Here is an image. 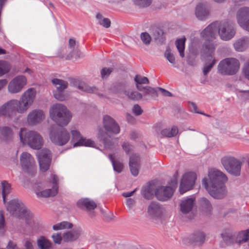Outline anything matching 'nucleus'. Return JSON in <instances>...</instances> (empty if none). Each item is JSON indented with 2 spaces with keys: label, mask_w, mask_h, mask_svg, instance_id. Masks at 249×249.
Here are the masks:
<instances>
[{
  "label": "nucleus",
  "mask_w": 249,
  "mask_h": 249,
  "mask_svg": "<svg viewBox=\"0 0 249 249\" xmlns=\"http://www.w3.org/2000/svg\"><path fill=\"white\" fill-rule=\"evenodd\" d=\"M7 210L12 215L23 221L17 226V232L37 233L48 231L42 224L35 222L33 214L21 201L16 199L10 201Z\"/></svg>",
  "instance_id": "obj_1"
},
{
  "label": "nucleus",
  "mask_w": 249,
  "mask_h": 249,
  "mask_svg": "<svg viewBox=\"0 0 249 249\" xmlns=\"http://www.w3.org/2000/svg\"><path fill=\"white\" fill-rule=\"evenodd\" d=\"M208 178L202 179V185L209 194L215 199H222L227 195V190L225 185L228 180L226 175L221 171L212 169L209 170Z\"/></svg>",
  "instance_id": "obj_2"
},
{
  "label": "nucleus",
  "mask_w": 249,
  "mask_h": 249,
  "mask_svg": "<svg viewBox=\"0 0 249 249\" xmlns=\"http://www.w3.org/2000/svg\"><path fill=\"white\" fill-rule=\"evenodd\" d=\"M236 32L234 24L228 21H215L208 25L201 33L202 37L205 41L216 38L217 34L224 41H229L235 36Z\"/></svg>",
  "instance_id": "obj_3"
},
{
  "label": "nucleus",
  "mask_w": 249,
  "mask_h": 249,
  "mask_svg": "<svg viewBox=\"0 0 249 249\" xmlns=\"http://www.w3.org/2000/svg\"><path fill=\"white\" fill-rule=\"evenodd\" d=\"M36 90L31 88L22 95L20 100H11L0 107V115L12 116L17 111L19 113H25L34 102Z\"/></svg>",
  "instance_id": "obj_4"
},
{
  "label": "nucleus",
  "mask_w": 249,
  "mask_h": 249,
  "mask_svg": "<svg viewBox=\"0 0 249 249\" xmlns=\"http://www.w3.org/2000/svg\"><path fill=\"white\" fill-rule=\"evenodd\" d=\"M103 125L105 131L99 129L98 139L103 142L105 148L111 149L114 145L111 135L118 134L120 131V126L115 120L108 115L104 117Z\"/></svg>",
  "instance_id": "obj_5"
},
{
  "label": "nucleus",
  "mask_w": 249,
  "mask_h": 249,
  "mask_svg": "<svg viewBox=\"0 0 249 249\" xmlns=\"http://www.w3.org/2000/svg\"><path fill=\"white\" fill-rule=\"evenodd\" d=\"M215 47L210 41H205L201 51V59L203 62L204 66L202 72L206 76L216 63L214 57Z\"/></svg>",
  "instance_id": "obj_6"
},
{
  "label": "nucleus",
  "mask_w": 249,
  "mask_h": 249,
  "mask_svg": "<svg viewBox=\"0 0 249 249\" xmlns=\"http://www.w3.org/2000/svg\"><path fill=\"white\" fill-rule=\"evenodd\" d=\"M51 118L61 126L67 125L70 122L71 115L67 107L61 104L53 105L50 109Z\"/></svg>",
  "instance_id": "obj_7"
},
{
  "label": "nucleus",
  "mask_w": 249,
  "mask_h": 249,
  "mask_svg": "<svg viewBox=\"0 0 249 249\" xmlns=\"http://www.w3.org/2000/svg\"><path fill=\"white\" fill-rule=\"evenodd\" d=\"M58 177L53 175L52 176V182L49 184L42 182H37L35 184L36 194L38 197H53L58 193Z\"/></svg>",
  "instance_id": "obj_8"
},
{
  "label": "nucleus",
  "mask_w": 249,
  "mask_h": 249,
  "mask_svg": "<svg viewBox=\"0 0 249 249\" xmlns=\"http://www.w3.org/2000/svg\"><path fill=\"white\" fill-rule=\"evenodd\" d=\"M20 142L28 145L32 148L39 150L43 145V141L41 135L36 131H28L21 128L19 133Z\"/></svg>",
  "instance_id": "obj_9"
},
{
  "label": "nucleus",
  "mask_w": 249,
  "mask_h": 249,
  "mask_svg": "<svg viewBox=\"0 0 249 249\" xmlns=\"http://www.w3.org/2000/svg\"><path fill=\"white\" fill-rule=\"evenodd\" d=\"M240 64L239 61L235 58H225L219 62L218 72L224 75H233L239 70Z\"/></svg>",
  "instance_id": "obj_10"
},
{
  "label": "nucleus",
  "mask_w": 249,
  "mask_h": 249,
  "mask_svg": "<svg viewBox=\"0 0 249 249\" xmlns=\"http://www.w3.org/2000/svg\"><path fill=\"white\" fill-rule=\"evenodd\" d=\"M221 163L225 170L230 174L235 176L240 174L242 162L234 157L227 156L221 160Z\"/></svg>",
  "instance_id": "obj_11"
},
{
  "label": "nucleus",
  "mask_w": 249,
  "mask_h": 249,
  "mask_svg": "<svg viewBox=\"0 0 249 249\" xmlns=\"http://www.w3.org/2000/svg\"><path fill=\"white\" fill-rule=\"evenodd\" d=\"M51 141L58 145H63L69 140L70 135L65 129L58 130L56 126H52L50 131Z\"/></svg>",
  "instance_id": "obj_12"
},
{
  "label": "nucleus",
  "mask_w": 249,
  "mask_h": 249,
  "mask_svg": "<svg viewBox=\"0 0 249 249\" xmlns=\"http://www.w3.org/2000/svg\"><path fill=\"white\" fill-rule=\"evenodd\" d=\"M21 167L24 172L33 176L35 173V161L31 155L27 152L22 153L20 156Z\"/></svg>",
  "instance_id": "obj_13"
},
{
  "label": "nucleus",
  "mask_w": 249,
  "mask_h": 249,
  "mask_svg": "<svg viewBox=\"0 0 249 249\" xmlns=\"http://www.w3.org/2000/svg\"><path fill=\"white\" fill-rule=\"evenodd\" d=\"M36 156L40 170L45 172L49 168L51 162V153L49 150L43 148L36 152Z\"/></svg>",
  "instance_id": "obj_14"
},
{
  "label": "nucleus",
  "mask_w": 249,
  "mask_h": 249,
  "mask_svg": "<svg viewBox=\"0 0 249 249\" xmlns=\"http://www.w3.org/2000/svg\"><path fill=\"white\" fill-rule=\"evenodd\" d=\"M52 82L56 89V91L53 92L54 98L61 101L66 100L67 96L63 93V91L67 88L68 82L57 78L52 79Z\"/></svg>",
  "instance_id": "obj_15"
},
{
  "label": "nucleus",
  "mask_w": 249,
  "mask_h": 249,
  "mask_svg": "<svg viewBox=\"0 0 249 249\" xmlns=\"http://www.w3.org/2000/svg\"><path fill=\"white\" fill-rule=\"evenodd\" d=\"M196 179V175L193 172L185 174L181 179L180 186L179 192L182 194L192 189L195 184Z\"/></svg>",
  "instance_id": "obj_16"
},
{
  "label": "nucleus",
  "mask_w": 249,
  "mask_h": 249,
  "mask_svg": "<svg viewBox=\"0 0 249 249\" xmlns=\"http://www.w3.org/2000/svg\"><path fill=\"white\" fill-rule=\"evenodd\" d=\"M238 24L244 30L249 32V7H243L236 13Z\"/></svg>",
  "instance_id": "obj_17"
},
{
  "label": "nucleus",
  "mask_w": 249,
  "mask_h": 249,
  "mask_svg": "<svg viewBox=\"0 0 249 249\" xmlns=\"http://www.w3.org/2000/svg\"><path fill=\"white\" fill-rule=\"evenodd\" d=\"M26 78L23 75L17 76L13 78L9 83L8 91L12 94L20 92L26 84Z\"/></svg>",
  "instance_id": "obj_18"
},
{
  "label": "nucleus",
  "mask_w": 249,
  "mask_h": 249,
  "mask_svg": "<svg viewBox=\"0 0 249 249\" xmlns=\"http://www.w3.org/2000/svg\"><path fill=\"white\" fill-rule=\"evenodd\" d=\"M175 189L169 186H160L155 191L157 198L160 201H164L169 200L173 196Z\"/></svg>",
  "instance_id": "obj_19"
},
{
  "label": "nucleus",
  "mask_w": 249,
  "mask_h": 249,
  "mask_svg": "<svg viewBox=\"0 0 249 249\" xmlns=\"http://www.w3.org/2000/svg\"><path fill=\"white\" fill-rule=\"evenodd\" d=\"M164 209L158 202L153 201L150 203L147 207V213L153 219L160 218L163 213Z\"/></svg>",
  "instance_id": "obj_20"
},
{
  "label": "nucleus",
  "mask_w": 249,
  "mask_h": 249,
  "mask_svg": "<svg viewBox=\"0 0 249 249\" xmlns=\"http://www.w3.org/2000/svg\"><path fill=\"white\" fill-rule=\"evenodd\" d=\"M72 139L73 141H76L73 143V147L85 145L86 146H93L94 142L93 141L86 139L81 136L80 133L77 130H72L71 131Z\"/></svg>",
  "instance_id": "obj_21"
},
{
  "label": "nucleus",
  "mask_w": 249,
  "mask_h": 249,
  "mask_svg": "<svg viewBox=\"0 0 249 249\" xmlns=\"http://www.w3.org/2000/svg\"><path fill=\"white\" fill-rule=\"evenodd\" d=\"M71 83L73 86L77 88L81 91H85L90 93H95L100 97H104L103 94L100 93L97 88L95 87H89L83 82H79V81L72 79L71 80Z\"/></svg>",
  "instance_id": "obj_22"
},
{
  "label": "nucleus",
  "mask_w": 249,
  "mask_h": 249,
  "mask_svg": "<svg viewBox=\"0 0 249 249\" xmlns=\"http://www.w3.org/2000/svg\"><path fill=\"white\" fill-rule=\"evenodd\" d=\"M45 119L44 112L40 109H34L28 115L27 121L30 125H35L40 123Z\"/></svg>",
  "instance_id": "obj_23"
},
{
  "label": "nucleus",
  "mask_w": 249,
  "mask_h": 249,
  "mask_svg": "<svg viewBox=\"0 0 249 249\" xmlns=\"http://www.w3.org/2000/svg\"><path fill=\"white\" fill-rule=\"evenodd\" d=\"M195 15L199 20H205L209 16V10L207 5L201 3L198 4L196 8Z\"/></svg>",
  "instance_id": "obj_24"
},
{
  "label": "nucleus",
  "mask_w": 249,
  "mask_h": 249,
  "mask_svg": "<svg viewBox=\"0 0 249 249\" xmlns=\"http://www.w3.org/2000/svg\"><path fill=\"white\" fill-rule=\"evenodd\" d=\"M235 51L242 52L245 51L249 47V37L244 36L236 39L233 43Z\"/></svg>",
  "instance_id": "obj_25"
},
{
  "label": "nucleus",
  "mask_w": 249,
  "mask_h": 249,
  "mask_svg": "<svg viewBox=\"0 0 249 249\" xmlns=\"http://www.w3.org/2000/svg\"><path fill=\"white\" fill-rule=\"evenodd\" d=\"M127 87L128 83L126 81L116 82L111 85L109 89L113 93L124 94Z\"/></svg>",
  "instance_id": "obj_26"
},
{
  "label": "nucleus",
  "mask_w": 249,
  "mask_h": 249,
  "mask_svg": "<svg viewBox=\"0 0 249 249\" xmlns=\"http://www.w3.org/2000/svg\"><path fill=\"white\" fill-rule=\"evenodd\" d=\"M195 199L194 197L187 198L183 200L180 204V209L183 213H188L192 211L195 206Z\"/></svg>",
  "instance_id": "obj_27"
},
{
  "label": "nucleus",
  "mask_w": 249,
  "mask_h": 249,
  "mask_svg": "<svg viewBox=\"0 0 249 249\" xmlns=\"http://www.w3.org/2000/svg\"><path fill=\"white\" fill-rule=\"evenodd\" d=\"M77 205L80 209L85 208L88 211L94 210L97 207L95 202L93 200L89 198H84L79 199L77 202Z\"/></svg>",
  "instance_id": "obj_28"
},
{
  "label": "nucleus",
  "mask_w": 249,
  "mask_h": 249,
  "mask_svg": "<svg viewBox=\"0 0 249 249\" xmlns=\"http://www.w3.org/2000/svg\"><path fill=\"white\" fill-rule=\"evenodd\" d=\"M13 132L11 128L8 126H1L0 129V138L4 141H12Z\"/></svg>",
  "instance_id": "obj_29"
},
{
  "label": "nucleus",
  "mask_w": 249,
  "mask_h": 249,
  "mask_svg": "<svg viewBox=\"0 0 249 249\" xmlns=\"http://www.w3.org/2000/svg\"><path fill=\"white\" fill-rule=\"evenodd\" d=\"M192 237L190 239H185L184 242L185 244L195 245H200L204 241L205 237L204 234H192Z\"/></svg>",
  "instance_id": "obj_30"
},
{
  "label": "nucleus",
  "mask_w": 249,
  "mask_h": 249,
  "mask_svg": "<svg viewBox=\"0 0 249 249\" xmlns=\"http://www.w3.org/2000/svg\"><path fill=\"white\" fill-rule=\"evenodd\" d=\"M134 81L136 83V86L137 89L139 91H143L144 87L142 86V84H149L148 79L145 76H142L140 75H136L134 77Z\"/></svg>",
  "instance_id": "obj_31"
},
{
  "label": "nucleus",
  "mask_w": 249,
  "mask_h": 249,
  "mask_svg": "<svg viewBox=\"0 0 249 249\" xmlns=\"http://www.w3.org/2000/svg\"><path fill=\"white\" fill-rule=\"evenodd\" d=\"M73 228V224L68 221H63L58 223L53 226L54 231H59L66 229H71Z\"/></svg>",
  "instance_id": "obj_32"
},
{
  "label": "nucleus",
  "mask_w": 249,
  "mask_h": 249,
  "mask_svg": "<svg viewBox=\"0 0 249 249\" xmlns=\"http://www.w3.org/2000/svg\"><path fill=\"white\" fill-rule=\"evenodd\" d=\"M164 33L162 30L156 28L153 34L154 39L158 41L160 44H162L165 41V37L163 36Z\"/></svg>",
  "instance_id": "obj_33"
},
{
  "label": "nucleus",
  "mask_w": 249,
  "mask_h": 249,
  "mask_svg": "<svg viewBox=\"0 0 249 249\" xmlns=\"http://www.w3.org/2000/svg\"><path fill=\"white\" fill-rule=\"evenodd\" d=\"M124 95H125L127 98L132 100H139L142 98V95L134 90L127 89L125 91Z\"/></svg>",
  "instance_id": "obj_34"
},
{
  "label": "nucleus",
  "mask_w": 249,
  "mask_h": 249,
  "mask_svg": "<svg viewBox=\"0 0 249 249\" xmlns=\"http://www.w3.org/2000/svg\"><path fill=\"white\" fill-rule=\"evenodd\" d=\"M186 39L185 37L178 39L176 41V47L181 57L184 56V51L185 48V42Z\"/></svg>",
  "instance_id": "obj_35"
},
{
  "label": "nucleus",
  "mask_w": 249,
  "mask_h": 249,
  "mask_svg": "<svg viewBox=\"0 0 249 249\" xmlns=\"http://www.w3.org/2000/svg\"><path fill=\"white\" fill-rule=\"evenodd\" d=\"M109 158L112 162L114 170L118 173H121L123 169V164L118 160H115L113 155L110 154Z\"/></svg>",
  "instance_id": "obj_36"
},
{
  "label": "nucleus",
  "mask_w": 249,
  "mask_h": 249,
  "mask_svg": "<svg viewBox=\"0 0 249 249\" xmlns=\"http://www.w3.org/2000/svg\"><path fill=\"white\" fill-rule=\"evenodd\" d=\"M96 18L98 20L99 24L104 27L108 28L110 26L111 22L108 18H104L100 13L96 15Z\"/></svg>",
  "instance_id": "obj_37"
},
{
  "label": "nucleus",
  "mask_w": 249,
  "mask_h": 249,
  "mask_svg": "<svg viewBox=\"0 0 249 249\" xmlns=\"http://www.w3.org/2000/svg\"><path fill=\"white\" fill-rule=\"evenodd\" d=\"M178 132L177 127L174 126L170 129H164L161 131V135L163 137H172L177 135Z\"/></svg>",
  "instance_id": "obj_38"
},
{
  "label": "nucleus",
  "mask_w": 249,
  "mask_h": 249,
  "mask_svg": "<svg viewBox=\"0 0 249 249\" xmlns=\"http://www.w3.org/2000/svg\"><path fill=\"white\" fill-rule=\"evenodd\" d=\"M2 188V198L3 202L5 203L6 201V196L8 195L11 191V185L6 181H3L1 183Z\"/></svg>",
  "instance_id": "obj_39"
},
{
  "label": "nucleus",
  "mask_w": 249,
  "mask_h": 249,
  "mask_svg": "<svg viewBox=\"0 0 249 249\" xmlns=\"http://www.w3.org/2000/svg\"><path fill=\"white\" fill-rule=\"evenodd\" d=\"M200 204L202 209L205 212H210L212 209V206L210 201L206 198L203 197L200 199Z\"/></svg>",
  "instance_id": "obj_40"
},
{
  "label": "nucleus",
  "mask_w": 249,
  "mask_h": 249,
  "mask_svg": "<svg viewBox=\"0 0 249 249\" xmlns=\"http://www.w3.org/2000/svg\"><path fill=\"white\" fill-rule=\"evenodd\" d=\"M143 95H149L152 97H156L158 96L157 90L155 88H152L149 86H146L143 88Z\"/></svg>",
  "instance_id": "obj_41"
},
{
  "label": "nucleus",
  "mask_w": 249,
  "mask_h": 249,
  "mask_svg": "<svg viewBox=\"0 0 249 249\" xmlns=\"http://www.w3.org/2000/svg\"><path fill=\"white\" fill-rule=\"evenodd\" d=\"M37 244L41 249H51V243L44 237L38 240Z\"/></svg>",
  "instance_id": "obj_42"
},
{
  "label": "nucleus",
  "mask_w": 249,
  "mask_h": 249,
  "mask_svg": "<svg viewBox=\"0 0 249 249\" xmlns=\"http://www.w3.org/2000/svg\"><path fill=\"white\" fill-rule=\"evenodd\" d=\"M134 4L139 8H145L149 6L153 0H132Z\"/></svg>",
  "instance_id": "obj_43"
},
{
  "label": "nucleus",
  "mask_w": 249,
  "mask_h": 249,
  "mask_svg": "<svg viewBox=\"0 0 249 249\" xmlns=\"http://www.w3.org/2000/svg\"><path fill=\"white\" fill-rule=\"evenodd\" d=\"M10 69L9 64L6 61H0V76L7 73Z\"/></svg>",
  "instance_id": "obj_44"
},
{
  "label": "nucleus",
  "mask_w": 249,
  "mask_h": 249,
  "mask_svg": "<svg viewBox=\"0 0 249 249\" xmlns=\"http://www.w3.org/2000/svg\"><path fill=\"white\" fill-rule=\"evenodd\" d=\"M141 39L145 45L150 44L151 41V37L147 32H142L140 35Z\"/></svg>",
  "instance_id": "obj_45"
},
{
  "label": "nucleus",
  "mask_w": 249,
  "mask_h": 249,
  "mask_svg": "<svg viewBox=\"0 0 249 249\" xmlns=\"http://www.w3.org/2000/svg\"><path fill=\"white\" fill-rule=\"evenodd\" d=\"M242 73L245 77L249 80V59L244 64L242 69Z\"/></svg>",
  "instance_id": "obj_46"
},
{
  "label": "nucleus",
  "mask_w": 249,
  "mask_h": 249,
  "mask_svg": "<svg viewBox=\"0 0 249 249\" xmlns=\"http://www.w3.org/2000/svg\"><path fill=\"white\" fill-rule=\"evenodd\" d=\"M131 161L133 164H136V165H140V158L139 156L136 154L132 155L129 158V165L131 164Z\"/></svg>",
  "instance_id": "obj_47"
},
{
  "label": "nucleus",
  "mask_w": 249,
  "mask_h": 249,
  "mask_svg": "<svg viewBox=\"0 0 249 249\" xmlns=\"http://www.w3.org/2000/svg\"><path fill=\"white\" fill-rule=\"evenodd\" d=\"M131 165H129L130 170L131 174L134 176H137L139 173V168L140 165H136V164H133L132 161L131 162Z\"/></svg>",
  "instance_id": "obj_48"
},
{
  "label": "nucleus",
  "mask_w": 249,
  "mask_h": 249,
  "mask_svg": "<svg viewBox=\"0 0 249 249\" xmlns=\"http://www.w3.org/2000/svg\"><path fill=\"white\" fill-rule=\"evenodd\" d=\"M153 195V191L150 188L145 189L143 192V197L147 199H151Z\"/></svg>",
  "instance_id": "obj_49"
},
{
  "label": "nucleus",
  "mask_w": 249,
  "mask_h": 249,
  "mask_svg": "<svg viewBox=\"0 0 249 249\" xmlns=\"http://www.w3.org/2000/svg\"><path fill=\"white\" fill-rule=\"evenodd\" d=\"M237 238H239V240H236V242L239 244L247 242L249 240V234H238Z\"/></svg>",
  "instance_id": "obj_50"
},
{
  "label": "nucleus",
  "mask_w": 249,
  "mask_h": 249,
  "mask_svg": "<svg viewBox=\"0 0 249 249\" xmlns=\"http://www.w3.org/2000/svg\"><path fill=\"white\" fill-rule=\"evenodd\" d=\"M165 56L169 61V62L172 64H175V58L173 54L172 53L169 51L166 50L165 53Z\"/></svg>",
  "instance_id": "obj_51"
},
{
  "label": "nucleus",
  "mask_w": 249,
  "mask_h": 249,
  "mask_svg": "<svg viewBox=\"0 0 249 249\" xmlns=\"http://www.w3.org/2000/svg\"><path fill=\"white\" fill-rule=\"evenodd\" d=\"M113 71V68H103L101 71V75L102 78H104L106 76H108Z\"/></svg>",
  "instance_id": "obj_52"
},
{
  "label": "nucleus",
  "mask_w": 249,
  "mask_h": 249,
  "mask_svg": "<svg viewBox=\"0 0 249 249\" xmlns=\"http://www.w3.org/2000/svg\"><path fill=\"white\" fill-rule=\"evenodd\" d=\"M230 234H222L223 239L228 245L234 243L232 239V236H230Z\"/></svg>",
  "instance_id": "obj_53"
},
{
  "label": "nucleus",
  "mask_w": 249,
  "mask_h": 249,
  "mask_svg": "<svg viewBox=\"0 0 249 249\" xmlns=\"http://www.w3.org/2000/svg\"><path fill=\"white\" fill-rule=\"evenodd\" d=\"M132 110L134 114L136 116L140 115L142 112V110L141 107L138 104L134 106Z\"/></svg>",
  "instance_id": "obj_54"
},
{
  "label": "nucleus",
  "mask_w": 249,
  "mask_h": 249,
  "mask_svg": "<svg viewBox=\"0 0 249 249\" xmlns=\"http://www.w3.org/2000/svg\"><path fill=\"white\" fill-rule=\"evenodd\" d=\"M123 149L126 152V153H128L130 151H131L133 148V146L130 145L127 142H124L122 144Z\"/></svg>",
  "instance_id": "obj_55"
},
{
  "label": "nucleus",
  "mask_w": 249,
  "mask_h": 249,
  "mask_svg": "<svg viewBox=\"0 0 249 249\" xmlns=\"http://www.w3.org/2000/svg\"><path fill=\"white\" fill-rule=\"evenodd\" d=\"M189 105H190V107L191 109H192V111H193L194 112L198 113V114L205 115L204 113L200 112L197 110V109H198L197 106L195 103L190 102Z\"/></svg>",
  "instance_id": "obj_56"
},
{
  "label": "nucleus",
  "mask_w": 249,
  "mask_h": 249,
  "mask_svg": "<svg viewBox=\"0 0 249 249\" xmlns=\"http://www.w3.org/2000/svg\"><path fill=\"white\" fill-rule=\"evenodd\" d=\"M5 225V219L3 213L2 211H0V230L4 228Z\"/></svg>",
  "instance_id": "obj_57"
},
{
  "label": "nucleus",
  "mask_w": 249,
  "mask_h": 249,
  "mask_svg": "<svg viewBox=\"0 0 249 249\" xmlns=\"http://www.w3.org/2000/svg\"><path fill=\"white\" fill-rule=\"evenodd\" d=\"M84 232L82 227L80 226H75L72 231L71 233H80L81 232ZM66 233H71L70 232H67Z\"/></svg>",
  "instance_id": "obj_58"
},
{
  "label": "nucleus",
  "mask_w": 249,
  "mask_h": 249,
  "mask_svg": "<svg viewBox=\"0 0 249 249\" xmlns=\"http://www.w3.org/2000/svg\"><path fill=\"white\" fill-rule=\"evenodd\" d=\"M157 89L161 91L163 96L168 97H172L173 96V94L170 92L163 88H158Z\"/></svg>",
  "instance_id": "obj_59"
},
{
  "label": "nucleus",
  "mask_w": 249,
  "mask_h": 249,
  "mask_svg": "<svg viewBox=\"0 0 249 249\" xmlns=\"http://www.w3.org/2000/svg\"><path fill=\"white\" fill-rule=\"evenodd\" d=\"M52 237L55 243L60 244L62 240L61 234H53Z\"/></svg>",
  "instance_id": "obj_60"
},
{
  "label": "nucleus",
  "mask_w": 249,
  "mask_h": 249,
  "mask_svg": "<svg viewBox=\"0 0 249 249\" xmlns=\"http://www.w3.org/2000/svg\"><path fill=\"white\" fill-rule=\"evenodd\" d=\"M127 206L129 208H132L135 203V201L132 198H127L126 200Z\"/></svg>",
  "instance_id": "obj_61"
},
{
  "label": "nucleus",
  "mask_w": 249,
  "mask_h": 249,
  "mask_svg": "<svg viewBox=\"0 0 249 249\" xmlns=\"http://www.w3.org/2000/svg\"><path fill=\"white\" fill-rule=\"evenodd\" d=\"M136 190H137V189H135L134 190H133L132 191H131L129 192L124 193L123 194V196H124V197H128L131 196L136 192Z\"/></svg>",
  "instance_id": "obj_62"
},
{
  "label": "nucleus",
  "mask_w": 249,
  "mask_h": 249,
  "mask_svg": "<svg viewBox=\"0 0 249 249\" xmlns=\"http://www.w3.org/2000/svg\"><path fill=\"white\" fill-rule=\"evenodd\" d=\"M75 44H76V41L75 39H74L73 38H71L69 39V46L71 48L73 49Z\"/></svg>",
  "instance_id": "obj_63"
},
{
  "label": "nucleus",
  "mask_w": 249,
  "mask_h": 249,
  "mask_svg": "<svg viewBox=\"0 0 249 249\" xmlns=\"http://www.w3.org/2000/svg\"><path fill=\"white\" fill-rule=\"evenodd\" d=\"M241 93H242V96L245 99H249V90H241L240 91Z\"/></svg>",
  "instance_id": "obj_64"
}]
</instances>
